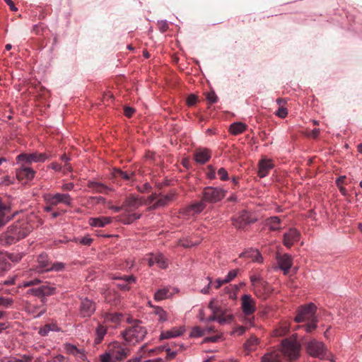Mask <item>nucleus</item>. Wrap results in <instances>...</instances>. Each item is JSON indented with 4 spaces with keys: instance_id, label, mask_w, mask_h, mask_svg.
<instances>
[{
    "instance_id": "obj_23",
    "label": "nucleus",
    "mask_w": 362,
    "mask_h": 362,
    "mask_svg": "<svg viewBox=\"0 0 362 362\" xmlns=\"http://www.w3.org/2000/svg\"><path fill=\"white\" fill-rule=\"evenodd\" d=\"M185 332V329L182 327H173L170 330L163 331L160 335V339H170L182 335Z\"/></svg>"
},
{
    "instance_id": "obj_27",
    "label": "nucleus",
    "mask_w": 362,
    "mask_h": 362,
    "mask_svg": "<svg viewBox=\"0 0 362 362\" xmlns=\"http://www.w3.org/2000/svg\"><path fill=\"white\" fill-rule=\"evenodd\" d=\"M37 264L40 272H47V269H49L51 262H49L47 254L42 253L37 257Z\"/></svg>"
},
{
    "instance_id": "obj_22",
    "label": "nucleus",
    "mask_w": 362,
    "mask_h": 362,
    "mask_svg": "<svg viewBox=\"0 0 362 362\" xmlns=\"http://www.w3.org/2000/svg\"><path fill=\"white\" fill-rule=\"evenodd\" d=\"M55 288H48L42 286L36 288H30L28 291V294H33L35 296H50L54 293Z\"/></svg>"
},
{
    "instance_id": "obj_49",
    "label": "nucleus",
    "mask_w": 362,
    "mask_h": 362,
    "mask_svg": "<svg viewBox=\"0 0 362 362\" xmlns=\"http://www.w3.org/2000/svg\"><path fill=\"white\" fill-rule=\"evenodd\" d=\"M205 334V330L201 329L199 327H195L191 332L190 337H202Z\"/></svg>"
},
{
    "instance_id": "obj_14",
    "label": "nucleus",
    "mask_w": 362,
    "mask_h": 362,
    "mask_svg": "<svg viewBox=\"0 0 362 362\" xmlns=\"http://www.w3.org/2000/svg\"><path fill=\"white\" fill-rule=\"evenodd\" d=\"M35 172L30 167L22 164L21 166L16 170V175L19 180H31L35 177Z\"/></svg>"
},
{
    "instance_id": "obj_2",
    "label": "nucleus",
    "mask_w": 362,
    "mask_h": 362,
    "mask_svg": "<svg viewBox=\"0 0 362 362\" xmlns=\"http://www.w3.org/2000/svg\"><path fill=\"white\" fill-rule=\"evenodd\" d=\"M146 334V328L139 320L121 332L123 339L129 345H135L140 343L145 338Z\"/></svg>"
},
{
    "instance_id": "obj_9",
    "label": "nucleus",
    "mask_w": 362,
    "mask_h": 362,
    "mask_svg": "<svg viewBox=\"0 0 362 362\" xmlns=\"http://www.w3.org/2000/svg\"><path fill=\"white\" fill-rule=\"evenodd\" d=\"M255 221V219L252 218L250 214L246 211H243L237 217L232 218L233 226L238 230L245 228L246 226Z\"/></svg>"
},
{
    "instance_id": "obj_20",
    "label": "nucleus",
    "mask_w": 362,
    "mask_h": 362,
    "mask_svg": "<svg viewBox=\"0 0 362 362\" xmlns=\"http://www.w3.org/2000/svg\"><path fill=\"white\" fill-rule=\"evenodd\" d=\"M274 167V165L270 160L262 159L259 163L258 175L260 177H266L269 171Z\"/></svg>"
},
{
    "instance_id": "obj_31",
    "label": "nucleus",
    "mask_w": 362,
    "mask_h": 362,
    "mask_svg": "<svg viewBox=\"0 0 362 362\" xmlns=\"http://www.w3.org/2000/svg\"><path fill=\"white\" fill-rule=\"evenodd\" d=\"M206 207V202L202 199L200 202H196L187 206L186 209L187 213L192 211L194 214H199L202 212Z\"/></svg>"
},
{
    "instance_id": "obj_33",
    "label": "nucleus",
    "mask_w": 362,
    "mask_h": 362,
    "mask_svg": "<svg viewBox=\"0 0 362 362\" xmlns=\"http://www.w3.org/2000/svg\"><path fill=\"white\" fill-rule=\"evenodd\" d=\"M174 196L173 193L159 196L158 200L154 203V207H161L167 205L173 200Z\"/></svg>"
},
{
    "instance_id": "obj_40",
    "label": "nucleus",
    "mask_w": 362,
    "mask_h": 362,
    "mask_svg": "<svg viewBox=\"0 0 362 362\" xmlns=\"http://www.w3.org/2000/svg\"><path fill=\"white\" fill-rule=\"evenodd\" d=\"M317 322H318L317 319H313V320L310 321V322H309L306 325L297 326L295 328V329L303 328L308 333L312 332L317 328Z\"/></svg>"
},
{
    "instance_id": "obj_62",
    "label": "nucleus",
    "mask_w": 362,
    "mask_h": 362,
    "mask_svg": "<svg viewBox=\"0 0 362 362\" xmlns=\"http://www.w3.org/2000/svg\"><path fill=\"white\" fill-rule=\"evenodd\" d=\"M13 183V180L9 176H5L0 182V185L3 186H8Z\"/></svg>"
},
{
    "instance_id": "obj_6",
    "label": "nucleus",
    "mask_w": 362,
    "mask_h": 362,
    "mask_svg": "<svg viewBox=\"0 0 362 362\" xmlns=\"http://www.w3.org/2000/svg\"><path fill=\"white\" fill-rule=\"evenodd\" d=\"M44 199L46 204L54 206L62 204L71 206L73 204V198L67 193L46 194L44 195Z\"/></svg>"
},
{
    "instance_id": "obj_63",
    "label": "nucleus",
    "mask_w": 362,
    "mask_h": 362,
    "mask_svg": "<svg viewBox=\"0 0 362 362\" xmlns=\"http://www.w3.org/2000/svg\"><path fill=\"white\" fill-rule=\"evenodd\" d=\"M158 25L162 33H165L168 29V24L165 21H159Z\"/></svg>"
},
{
    "instance_id": "obj_19",
    "label": "nucleus",
    "mask_w": 362,
    "mask_h": 362,
    "mask_svg": "<svg viewBox=\"0 0 362 362\" xmlns=\"http://www.w3.org/2000/svg\"><path fill=\"white\" fill-rule=\"evenodd\" d=\"M11 207L8 205H5L0 208V228L10 221L16 214V213L11 214Z\"/></svg>"
},
{
    "instance_id": "obj_59",
    "label": "nucleus",
    "mask_w": 362,
    "mask_h": 362,
    "mask_svg": "<svg viewBox=\"0 0 362 362\" xmlns=\"http://www.w3.org/2000/svg\"><path fill=\"white\" fill-rule=\"evenodd\" d=\"M218 175L221 180H226L228 179V173L223 168H221L218 170Z\"/></svg>"
},
{
    "instance_id": "obj_37",
    "label": "nucleus",
    "mask_w": 362,
    "mask_h": 362,
    "mask_svg": "<svg viewBox=\"0 0 362 362\" xmlns=\"http://www.w3.org/2000/svg\"><path fill=\"white\" fill-rule=\"evenodd\" d=\"M153 313L158 316L159 322H166L168 320V313L160 306H153Z\"/></svg>"
},
{
    "instance_id": "obj_1",
    "label": "nucleus",
    "mask_w": 362,
    "mask_h": 362,
    "mask_svg": "<svg viewBox=\"0 0 362 362\" xmlns=\"http://www.w3.org/2000/svg\"><path fill=\"white\" fill-rule=\"evenodd\" d=\"M30 231V226L27 223L16 222L0 235V241L2 245H11L25 238Z\"/></svg>"
},
{
    "instance_id": "obj_61",
    "label": "nucleus",
    "mask_w": 362,
    "mask_h": 362,
    "mask_svg": "<svg viewBox=\"0 0 362 362\" xmlns=\"http://www.w3.org/2000/svg\"><path fill=\"white\" fill-rule=\"evenodd\" d=\"M78 241L79 242L80 244H82L84 245H90L93 242V239L88 236H86V237L81 238Z\"/></svg>"
},
{
    "instance_id": "obj_29",
    "label": "nucleus",
    "mask_w": 362,
    "mask_h": 362,
    "mask_svg": "<svg viewBox=\"0 0 362 362\" xmlns=\"http://www.w3.org/2000/svg\"><path fill=\"white\" fill-rule=\"evenodd\" d=\"M281 354L278 350L265 354L262 357V362H281Z\"/></svg>"
},
{
    "instance_id": "obj_28",
    "label": "nucleus",
    "mask_w": 362,
    "mask_h": 362,
    "mask_svg": "<svg viewBox=\"0 0 362 362\" xmlns=\"http://www.w3.org/2000/svg\"><path fill=\"white\" fill-rule=\"evenodd\" d=\"M240 257L250 258L253 262H262V257L257 250L250 249L242 252Z\"/></svg>"
},
{
    "instance_id": "obj_12",
    "label": "nucleus",
    "mask_w": 362,
    "mask_h": 362,
    "mask_svg": "<svg viewBox=\"0 0 362 362\" xmlns=\"http://www.w3.org/2000/svg\"><path fill=\"white\" fill-rule=\"evenodd\" d=\"M95 310V304L88 298H84L81 302L79 314L83 317L91 316Z\"/></svg>"
},
{
    "instance_id": "obj_32",
    "label": "nucleus",
    "mask_w": 362,
    "mask_h": 362,
    "mask_svg": "<svg viewBox=\"0 0 362 362\" xmlns=\"http://www.w3.org/2000/svg\"><path fill=\"white\" fill-rule=\"evenodd\" d=\"M247 125L243 122H234L230 125L229 131L233 135L240 134L245 131Z\"/></svg>"
},
{
    "instance_id": "obj_50",
    "label": "nucleus",
    "mask_w": 362,
    "mask_h": 362,
    "mask_svg": "<svg viewBox=\"0 0 362 362\" xmlns=\"http://www.w3.org/2000/svg\"><path fill=\"white\" fill-rule=\"evenodd\" d=\"M233 320V315H229L228 316H223V313L221 315L217 316L216 322L219 324H224L228 322H230Z\"/></svg>"
},
{
    "instance_id": "obj_44",
    "label": "nucleus",
    "mask_w": 362,
    "mask_h": 362,
    "mask_svg": "<svg viewBox=\"0 0 362 362\" xmlns=\"http://www.w3.org/2000/svg\"><path fill=\"white\" fill-rule=\"evenodd\" d=\"M25 254L23 252H11L8 255V259L13 262H19L22 258L24 257Z\"/></svg>"
},
{
    "instance_id": "obj_25",
    "label": "nucleus",
    "mask_w": 362,
    "mask_h": 362,
    "mask_svg": "<svg viewBox=\"0 0 362 362\" xmlns=\"http://www.w3.org/2000/svg\"><path fill=\"white\" fill-rule=\"evenodd\" d=\"M154 264H157L161 269H165L168 267V263L161 254L153 255L149 258L148 265L152 267Z\"/></svg>"
},
{
    "instance_id": "obj_55",
    "label": "nucleus",
    "mask_w": 362,
    "mask_h": 362,
    "mask_svg": "<svg viewBox=\"0 0 362 362\" xmlns=\"http://www.w3.org/2000/svg\"><path fill=\"white\" fill-rule=\"evenodd\" d=\"M250 281L254 286H257L259 285H263L264 282L262 281L261 277L257 275H253L250 276Z\"/></svg>"
},
{
    "instance_id": "obj_3",
    "label": "nucleus",
    "mask_w": 362,
    "mask_h": 362,
    "mask_svg": "<svg viewBox=\"0 0 362 362\" xmlns=\"http://www.w3.org/2000/svg\"><path fill=\"white\" fill-rule=\"evenodd\" d=\"M298 335L294 334L291 338H286L281 341V352L290 361L296 360L300 355L301 345L297 341Z\"/></svg>"
},
{
    "instance_id": "obj_8",
    "label": "nucleus",
    "mask_w": 362,
    "mask_h": 362,
    "mask_svg": "<svg viewBox=\"0 0 362 362\" xmlns=\"http://www.w3.org/2000/svg\"><path fill=\"white\" fill-rule=\"evenodd\" d=\"M108 349L110 350L112 357H113V361H120L126 358L129 355V349L125 347L124 345H122L118 341H114L111 343Z\"/></svg>"
},
{
    "instance_id": "obj_36",
    "label": "nucleus",
    "mask_w": 362,
    "mask_h": 362,
    "mask_svg": "<svg viewBox=\"0 0 362 362\" xmlns=\"http://www.w3.org/2000/svg\"><path fill=\"white\" fill-rule=\"evenodd\" d=\"M290 330V326L287 322H284L280 325L279 327L276 328L273 332L274 337H283L288 333Z\"/></svg>"
},
{
    "instance_id": "obj_53",
    "label": "nucleus",
    "mask_w": 362,
    "mask_h": 362,
    "mask_svg": "<svg viewBox=\"0 0 362 362\" xmlns=\"http://www.w3.org/2000/svg\"><path fill=\"white\" fill-rule=\"evenodd\" d=\"M100 362H116L113 361V357H112V354L108 349L107 352L100 355Z\"/></svg>"
},
{
    "instance_id": "obj_15",
    "label": "nucleus",
    "mask_w": 362,
    "mask_h": 362,
    "mask_svg": "<svg viewBox=\"0 0 362 362\" xmlns=\"http://www.w3.org/2000/svg\"><path fill=\"white\" fill-rule=\"evenodd\" d=\"M178 292V290L175 288L170 286H166L158 289L154 293V299L156 301H160L166 298L172 297L175 293Z\"/></svg>"
},
{
    "instance_id": "obj_4",
    "label": "nucleus",
    "mask_w": 362,
    "mask_h": 362,
    "mask_svg": "<svg viewBox=\"0 0 362 362\" xmlns=\"http://www.w3.org/2000/svg\"><path fill=\"white\" fill-rule=\"evenodd\" d=\"M307 354L314 358L324 359L326 356L327 349L325 344L316 339H312L305 344Z\"/></svg>"
},
{
    "instance_id": "obj_13",
    "label": "nucleus",
    "mask_w": 362,
    "mask_h": 362,
    "mask_svg": "<svg viewBox=\"0 0 362 362\" xmlns=\"http://www.w3.org/2000/svg\"><path fill=\"white\" fill-rule=\"evenodd\" d=\"M300 232L297 229L291 228L284 235V245L286 247L290 248L295 243L300 240Z\"/></svg>"
},
{
    "instance_id": "obj_39",
    "label": "nucleus",
    "mask_w": 362,
    "mask_h": 362,
    "mask_svg": "<svg viewBox=\"0 0 362 362\" xmlns=\"http://www.w3.org/2000/svg\"><path fill=\"white\" fill-rule=\"evenodd\" d=\"M114 175L116 177H121L125 180H130L134 176V173L132 171H122L120 169L115 168L114 170Z\"/></svg>"
},
{
    "instance_id": "obj_43",
    "label": "nucleus",
    "mask_w": 362,
    "mask_h": 362,
    "mask_svg": "<svg viewBox=\"0 0 362 362\" xmlns=\"http://www.w3.org/2000/svg\"><path fill=\"white\" fill-rule=\"evenodd\" d=\"M64 349L68 354L74 356H78V354H82V351L80 349L71 344H66Z\"/></svg>"
},
{
    "instance_id": "obj_45",
    "label": "nucleus",
    "mask_w": 362,
    "mask_h": 362,
    "mask_svg": "<svg viewBox=\"0 0 362 362\" xmlns=\"http://www.w3.org/2000/svg\"><path fill=\"white\" fill-rule=\"evenodd\" d=\"M65 268V264L63 262H54L52 263L49 267V269H47V272L54 271V272H60L62 271Z\"/></svg>"
},
{
    "instance_id": "obj_56",
    "label": "nucleus",
    "mask_w": 362,
    "mask_h": 362,
    "mask_svg": "<svg viewBox=\"0 0 362 362\" xmlns=\"http://www.w3.org/2000/svg\"><path fill=\"white\" fill-rule=\"evenodd\" d=\"M41 283V281L39 279H35L33 280L25 281L23 282V287H29L34 285H37Z\"/></svg>"
},
{
    "instance_id": "obj_30",
    "label": "nucleus",
    "mask_w": 362,
    "mask_h": 362,
    "mask_svg": "<svg viewBox=\"0 0 362 362\" xmlns=\"http://www.w3.org/2000/svg\"><path fill=\"white\" fill-rule=\"evenodd\" d=\"M60 331H62L61 328L59 327L56 323L52 322V323L46 324L42 327H41L39 330V334L42 337H45V336H47L50 332H60Z\"/></svg>"
},
{
    "instance_id": "obj_16",
    "label": "nucleus",
    "mask_w": 362,
    "mask_h": 362,
    "mask_svg": "<svg viewBox=\"0 0 362 362\" xmlns=\"http://www.w3.org/2000/svg\"><path fill=\"white\" fill-rule=\"evenodd\" d=\"M277 262L279 268L284 272V274L286 275L293 265L291 256L288 254L279 256L277 257Z\"/></svg>"
},
{
    "instance_id": "obj_21",
    "label": "nucleus",
    "mask_w": 362,
    "mask_h": 362,
    "mask_svg": "<svg viewBox=\"0 0 362 362\" xmlns=\"http://www.w3.org/2000/svg\"><path fill=\"white\" fill-rule=\"evenodd\" d=\"M211 158L210 152L206 148H199L194 153V160L199 164L206 163Z\"/></svg>"
},
{
    "instance_id": "obj_5",
    "label": "nucleus",
    "mask_w": 362,
    "mask_h": 362,
    "mask_svg": "<svg viewBox=\"0 0 362 362\" xmlns=\"http://www.w3.org/2000/svg\"><path fill=\"white\" fill-rule=\"evenodd\" d=\"M317 307L314 303H309L299 308L297 315L294 320L296 322L304 321H311L313 319H317L315 316Z\"/></svg>"
},
{
    "instance_id": "obj_46",
    "label": "nucleus",
    "mask_w": 362,
    "mask_h": 362,
    "mask_svg": "<svg viewBox=\"0 0 362 362\" xmlns=\"http://www.w3.org/2000/svg\"><path fill=\"white\" fill-rule=\"evenodd\" d=\"M121 317L122 315L119 313H107L105 315V319L107 321L118 322L120 320Z\"/></svg>"
},
{
    "instance_id": "obj_10",
    "label": "nucleus",
    "mask_w": 362,
    "mask_h": 362,
    "mask_svg": "<svg viewBox=\"0 0 362 362\" xmlns=\"http://www.w3.org/2000/svg\"><path fill=\"white\" fill-rule=\"evenodd\" d=\"M47 159V156L45 153H21L17 156V160L25 163H31L44 162Z\"/></svg>"
},
{
    "instance_id": "obj_48",
    "label": "nucleus",
    "mask_w": 362,
    "mask_h": 362,
    "mask_svg": "<svg viewBox=\"0 0 362 362\" xmlns=\"http://www.w3.org/2000/svg\"><path fill=\"white\" fill-rule=\"evenodd\" d=\"M13 301L10 298H4L0 296V307L9 308L12 305Z\"/></svg>"
},
{
    "instance_id": "obj_42",
    "label": "nucleus",
    "mask_w": 362,
    "mask_h": 362,
    "mask_svg": "<svg viewBox=\"0 0 362 362\" xmlns=\"http://www.w3.org/2000/svg\"><path fill=\"white\" fill-rule=\"evenodd\" d=\"M209 308L212 311L213 314H222L223 310L218 305V302L216 299L213 298L209 303Z\"/></svg>"
},
{
    "instance_id": "obj_51",
    "label": "nucleus",
    "mask_w": 362,
    "mask_h": 362,
    "mask_svg": "<svg viewBox=\"0 0 362 362\" xmlns=\"http://www.w3.org/2000/svg\"><path fill=\"white\" fill-rule=\"evenodd\" d=\"M274 115L281 119L285 118L288 115V110L285 107H279Z\"/></svg>"
},
{
    "instance_id": "obj_11",
    "label": "nucleus",
    "mask_w": 362,
    "mask_h": 362,
    "mask_svg": "<svg viewBox=\"0 0 362 362\" xmlns=\"http://www.w3.org/2000/svg\"><path fill=\"white\" fill-rule=\"evenodd\" d=\"M241 308L245 315H250L256 310L255 301L249 294H245L241 297Z\"/></svg>"
},
{
    "instance_id": "obj_17",
    "label": "nucleus",
    "mask_w": 362,
    "mask_h": 362,
    "mask_svg": "<svg viewBox=\"0 0 362 362\" xmlns=\"http://www.w3.org/2000/svg\"><path fill=\"white\" fill-rule=\"evenodd\" d=\"M143 204V200L139 197L130 195L127 197L123 203L126 211H131L138 209Z\"/></svg>"
},
{
    "instance_id": "obj_60",
    "label": "nucleus",
    "mask_w": 362,
    "mask_h": 362,
    "mask_svg": "<svg viewBox=\"0 0 362 362\" xmlns=\"http://www.w3.org/2000/svg\"><path fill=\"white\" fill-rule=\"evenodd\" d=\"M197 98L194 94H190L187 99V104L189 106H193L197 103Z\"/></svg>"
},
{
    "instance_id": "obj_24",
    "label": "nucleus",
    "mask_w": 362,
    "mask_h": 362,
    "mask_svg": "<svg viewBox=\"0 0 362 362\" xmlns=\"http://www.w3.org/2000/svg\"><path fill=\"white\" fill-rule=\"evenodd\" d=\"M115 279L123 281V282L117 284V287L122 291H129L130 289L129 284L136 282V278L133 275L117 276L115 277Z\"/></svg>"
},
{
    "instance_id": "obj_38",
    "label": "nucleus",
    "mask_w": 362,
    "mask_h": 362,
    "mask_svg": "<svg viewBox=\"0 0 362 362\" xmlns=\"http://www.w3.org/2000/svg\"><path fill=\"white\" fill-rule=\"evenodd\" d=\"M259 339L255 336H252L244 344V348L248 351H254L255 346L258 344Z\"/></svg>"
},
{
    "instance_id": "obj_57",
    "label": "nucleus",
    "mask_w": 362,
    "mask_h": 362,
    "mask_svg": "<svg viewBox=\"0 0 362 362\" xmlns=\"http://www.w3.org/2000/svg\"><path fill=\"white\" fill-rule=\"evenodd\" d=\"M198 244H199L198 242L192 243V241L188 240H180L179 243V245L180 246L185 247V248L190 247L192 246L197 245Z\"/></svg>"
},
{
    "instance_id": "obj_35",
    "label": "nucleus",
    "mask_w": 362,
    "mask_h": 362,
    "mask_svg": "<svg viewBox=\"0 0 362 362\" xmlns=\"http://www.w3.org/2000/svg\"><path fill=\"white\" fill-rule=\"evenodd\" d=\"M280 218L278 216H272L268 218L266 221V225L271 230H276L280 228Z\"/></svg>"
},
{
    "instance_id": "obj_47",
    "label": "nucleus",
    "mask_w": 362,
    "mask_h": 362,
    "mask_svg": "<svg viewBox=\"0 0 362 362\" xmlns=\"http://www.w3.org/2000/svg\"><path fill=\"white\" fill-rule=\"evenodd\" d=\"M239 271L240 270L238 269H232L229 271L228 274L224 278L225 281L227 284L232 281L238 276Z\"/></svg>"
},
{
    "instance_id": "obj_34",
    "label": "nucleus",
    "mask_w": 362,
    "mask_h": 362,
    "mask_svg": "<svg viewBox=\"0 0 362 362\" xmlns=\"http://www.w3.org/2000/svg\"><path fill=\"white\" fill-rule=\"evenodd\" d=\"M140 214L132 213L130 214H124L120 217V221L124 224H130L133 223L135 220L139 219L141 218Z\"/></svg>"
},
{
    "instance_id": "obj_41",
    "label": "nucleus",
    "mask_w": 362,
    "mask_h": 362,
    "mask_svg": "<svg viewBox=\"0 0 362 362\" xmlns=\"http://www.w3.org/2000/svg\"><path fill=\"white\" fill-rule=\"evenodd\" d=\"M107 333V329L103 326L99 325L95 330V343L99 344L103 339L105 335Z\"/></svg>"
},
{
    "instance_id": "obj_52",
    "label": "nucleus",
    "mask_w": 362,
    "mask_h": 362,
    "mask_svg": "<svg viewBox=\"0 0 362 362\" xmlns=\"http://www.w3.org/2000/svg\"><path fill=\"white\" fill-rule=\"evenodd\" d=\"M60 159H61L63 162H64V168L66 171L71 172V171L72 170V167H71V165L69 163V161L70 160L69 157H68L66 154H63L62 156H61Z\"/></svg>"
},
{
    "instance_id": "obj_7",
    "label": "nucleus",
    "mask_w": 362,
    "mask_h": 362,
    "mask_svg": "<svg viewBox=\"0 0 362 362\" xmlns=\"http://www.w3.org/2000/svg\"><path fill=\"white\" fill-rule=\"evenodd\" d=\"M226 195L222 188L207 187L203 191L202 199L206 203H216L221 201Z\"/></svg>"
},
{
    "instance_id": "obj_26",
    "label": "nucleus",
    "mask_w": 362,
    "mask_h": 362,
    "mask_svg": "<svg viewBox=\"0 0 362 362\" xmlns=\"http://www.w3.org/2000/svg\"><path fill=\"white\" fill-rule=\"evenodd\" d=\"M112 218L110 217L100 216L96 218H90L88 223L93 227H104L111 223Z\"/></svg>"
},
{
    "instance_id": "obj_18",
    "label": "nucleus",
    "mask_w": 362,
    "mask_h": 362,
    "mask_svg": "<svg viewBox=\"0 0 362 362\" xmlns=\"http://www.w3.org/2000/svg\"><path fill=\"white\" fill-rule=\"evenodd\" d=\"M87 186L89 189L92 190L93 192L96 193H105L107 194L108 192L112 191L113 189L110 187L102 182H95V181H88Z\"/></svg>"
},
{
    "instance_id": "obj_58",
    "label": "nucleus",
    "mask_w": 362,
    "mask_h": 362,
    "mask_svg": "<svg viewBox=\"0 0 362 362\" xmlns=\"http://www.w3.org/2000/svg\"><path fill=\"white\" fill-rule=\"evenodd\" d=\"M0 362H24L23 360L12 357V356H5L0 359Z\"/></svg>"
},
{
    "instance_id": "obj_54",
    "label": "nucleus",
    "mask_w": 362,
    "mask_h": 362,
    "mask_svg": "<svg viewBox=\"0 0 362 362\" xmlns=\"http://www.w3.org/2000/svg\"><path fill=\"white\" fill-rule=\"evenodd\" d=\"M206 98L211 104L215 103L218 100V97L216 95V92H206Z\"/></svg>"
},
{
    "instance_id": "obj_64",
    "label": "nucleus",
    "mask_w": 362,
    "mask_h": 362,
    "mask_svg": "<svg viewBox=\"0 0 362 362\" xmlns=\"http://www.w3.org/2000/svg\"><path fill=\"white\" fill-rule=\"evenodd\" d=\"M225 284L227 283L225 281L224 279H217L214 283V288L218 289Z\"/></svg>"
}]
</instances>
